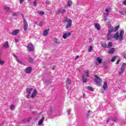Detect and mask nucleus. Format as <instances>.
Segmentation results:
<instances>
[{"mask_svg":"<svg viewBox=\"0 0 126 126\" xmlns=\"http://www.w3.org/2000/svg\"><path fill=\"white\" fill-rule=\"evenodd\" d=\"M108 33L107 34V40H112V39H116V40H119L122 41L123 38H124V35L125 34V31L122 30L119 33V32H117L115 34H114V32H116L119 30L120 26H116L114 29L111 26L108 27Z\"/></svg>","mask_w":126,"mask_h":126,"instance_id":"f257e3e1","label":"nucleus"},{"mask_svg":"<svg viewBox=\"0 0 126 126\" xmlns=\"http://www.w3.org/2000/svg\"><path fill=\"white\" fill-rule=\"evenodd\" d=\"M33 91V92L32 94L31 93ZM26 92H27V99H30V98H35L36 97V95L38 94V92H37L36 90H33V88H27L26 89Z\"/></svg>","mask_w":126,"mask_h":126,"instance_id":"f03ea898","label":"nucleus"},{"mask_svg":"<svg viewBox=\"0 0 126 126\" xmlns=\"http://www.w3.org/2000/svg\"><path fill=\"white\" fill-rule=\"evenodd\" d=\"M82 82L85 83L86 82H87V77H89V71L87 70L82 76Z\"/></svg>","mask_w":126,"mask_h":126,"instance_id":"7ed1b4c3","label":"nucleus"},{"mask_svg":"<svg viewBox=\"0 0 126 126\" xmlns=\"http://www.w3.org/2000/svg\"><path fill=\"white\" fill-rule=\"evenodd\" d=\"M94 77V81L96 84H97V86H101V85H102V80L101 79V78L97 75H95Z\"/></svg>","mask_w":126,"mask_h":126,"instance_id":"20e7f679","label":"nucleus"},{"mask_svg":"<svg viewBox=\"0 0 126 126\" xmlns=\"http://www.w3.org/2000/svg\"><path fill=\"white\" fill-rule=\"evenodd\" d=\"M126 63H123L121 66L120 71H118V74L119 75H122L125 71H126Z\"/></svg>","mask_w":126,"mask_h":126,"instance_id":"39448f33","label":"nucleus"},{"mask_svg":"<svg viewBox=\"0 0 126 126\" xmlns=\"http://www.w3.org/2000/svg\"><path fill=\"white\" fill-rule=\"evenodd\" d=\"M64 22L67 23V24L65 27V28L67 29L70 27V26L72 25V21H71V19L65 18L64 19Z\"/></svg>","mask_w":126,"mask_h":126,"instance_id":"423d86ee","label":"nucleus"},{"mask_svg":"<svg viewBox=\"0 0 126 126\" xmlns=\"http://www.w3.org/2000/svg\"><path fill=\"white\" fill-rule=\"evenodd\" d=\"M24 20V31H27V29H28V24L27 23V21L25 18L23 19Z\"/></svg>","mask_w":126,"mask_h":126,"instance_id":"0eeeda50","label":"nucleus"},{"mask_svg":"<svg viewBox=\"0 0 126 126\" xmlns=\"http://www.w3.org/2000/svg\"><path fill=\"white\" fill-rule=\"evenodd\" d=\"M27 48L30 52H33L34 51V46L31 43L28 45Z\"/></svg>","mask_w":126,"mask_h":126,"instance_id":"6e6552de","label":"nucleus"},{"mask_svg":"<svg viewBox=\"0 0 126 126\" xmlns=\"http://www.w3.org/2000/svg\"><path fill=\"white\" fill-rule=\"evenodd\" d=\"M70 35H71V32H67L63 33V37L64 39H66V38H68Z\"/></svg>","mask_w":126,"mask_h":126,"instance_id":"1a4fd4ad","label":"nucleus"},{"mask_svg":"<svg viewBox=\"0 0 126 126\" xmlns=\"http://www.w3.org/2000/svg\"><path fill=\"white\" fill-rule=\"evenodd\" d=\"M65 12V9L63 8L59 9L57 11V14H60V13H64Z\"/></svg>","mask_w":126,"mask_h":126,"instance_id":"9d476101","label":"nucleus"},{"mask_svg":"<svg viewBox=\"0 0 126 126\" xmlns=\"http://www.w3.org/2000/svg\"><path fill=\"white\" fill-rule=\"evenodd\" d=\"M20 32V30H16L13 31L11 33H10V34H11V35H13V36H15L16 35H17V34L19 33Z\"/></svg>","mask_w":126,"mask_h":126,"instance_id":"9b49d317","label":"nucleus"},{"mask_svg":"<svg viewBox=\"0 0 126 126\" xmlns=\"http://www.w3.org/2000/svg\"><path fill=\"white\" fill-rule=\"evenodd\" d=\"M31 71H32V68L31 67H28L25 69L26 73H31Z\"/></svg>","mask_w":126,"mask_h":126,"instance_id":"f8f14e48","label":"nucleus"},{"mask_svg":"<svg viewBox=\"0 0 126 126\" xmlns=\"http://www.w3.org/2000/svg\"><path fill=\"white\" fill-rule=\"evenodd\" d=\"M4 9H5V10H6V11H7V12H11V9H10V7L7 6H5L4 7Z\"/></svg>","mask_w":126,"mask_h":126,"instance_id":"ddd939ff","label":"nucleus"},{"mask_svg":"<svg viewBox=\"0 0 126 126\" xmlns=\"http://www.w3.org/2000/svg\"><path fill=\"white\" fill-rule=\"evenodd\" d=\"M115 51H116L115 48H112L109 50L108 53L110 54H114V53H115Z\"/></svg>","mask_w":126,"mask_h":126,"instance_id":"4468645a","label":"nucleus"},{"mask_svg":"<svg viewBox=\"0 0 126 126\" xmlns=\"http://www.w3.org/2000/svg\"><path fill=\"white\" fill-rule=\"evenodd\" d=\"M96 64L98 65V64H100V63H102V59H101L99 57H98L97 59H96Z\"/></svg>","mask_w":126,"mask_h":126,"instance_id":"2eb2a0df","label":"nucleus"},{"mask_svg":"<svg viewBox=\"0 0 126 126\" xmlns=\"http://www.w3.org/2000/svg\"><path fill=\"white\" fill-rule=\"evenodd\" d=\"M94 27L97 29V30H100L101 27L100 26V25L97 23L94 24Z\"/></svg>","mask_w":126,"mask_h":126,"instance_id":"dca6fc26","label":"nucleus"},{"mask_svg":"<svg viewBox=\"0 0 126 126\" xmlns=\"http://www.w3.org/2000/svg\"><path fill=\"white\" fill-rule=\"evenodd\" d=\"M3 47L4 48H5V49L9 48V44H8V41H6L5 43L3 45Z\"/></svg>","mask_w":126,"mask_h":126,"instance_id":"f3484780","label":"nucleus"},{"mask_svg":"<svg viewBox=\"0 0 126 126\" xmlns=\"http://www.w3.org/2000/svg\"><path fill=\"white\" fill-rule=\"evenodd\" d=\"M44 120H45V117H42L41 120L38 122V125L39 126H41V125H43V123L44 122Z\"/></svg>","mask_w":126,"mask_h":126,"instance_id":"a211bd4d","label":"nucleus"},{"mask_svg":"<svg viewBox=\"0 0 126 126\" xmlns=\"http://www.w3.org/2000/svg\"><path fill=\"white\" fill-rule=\"evenodd\" d=\"M103 87L104 90H107V88H108V85L106 82H104Z\"/></svg>","mask_w":126,"mask_h":126,"instance_id":"6ab92c4d","label":"nucleus"},{"mask_svg":"<svg viewBox=\"0 0 126 126\" xmlns=\"http://www.w3.org/2000/svg\"><path fill=\"white\" fill-rule=\"evenodd\" d=\"M28 61L29 62V63H32L34 62V59L31 58V57H29L28 58Z\"/></svg>","mask_w":126,"mask_h":126,"instance_id":"aec40b11","label":"nucleus"},{"mask_svg":"<svg viewBox=\"0 0 126 126\" xmlns=\"http://www.w3.org/2000/svg\"><path fill=\"white\" fill-rule=\"evenodd\" d=\"M100 44L102 48H107V43L106 42H101Z\"/></svg>","mask_w":126,"mask_h":126,"instance_id":"412c9836","label":"nucleus"},{"mask_svg":"<svg viewBox=\"0 0 126 126\" xmlns=\"http://www.w3.org/2000/svg\"><path fill=\"white\" fill-rule=\"evenodd\" d=\"M72 4V2L70 0H68L67 4V6L68 7L71 6V5Z\"/></svg>","mask_w":126,"mask_h":126,"instance_id":"4be33fe9","label":"nucleus"},{"mask_svg":"<svg viewBox=\"0 0 126 126\" xmlns=\"http://www.w3.org/2000/svg\"><path fill=\"white\" fill-rule=\"evenodd\" d=\"M66 85H67V84H68V85H71V80H70V79L67 78L66 80Z\"/></svg>","mask_w":126,"mask_h":126,"instance_id":"5701e85b","label":"nucleus"},{"mask_svg":"<svg viewBox=\"0 0 126 126\" xmlns=\"http://www.w3.org/2000/svg\"><path fill=\"white\" fill-rule=\"evenodd\" d=\"M49 32V30H45L43 32V36H47L48 33Z\"/></svg>","mask_w":126,"mask_h":126,"instance_id":"b1692460","label":"nucleus"},{"mask_svg":"<svg viewBox=\"0 0 126 126\" xmlns=\"http://www.w3.org/2000/svg\"><path fill=\"white\" fill-rule=\"evenodd\" d=\"M109 15L108 13H104V20H107V17Z\"/></svg>","mask_w":126,"mask_h":126,"instance_id":"393cba45","label":"nucleus"},{"mask_svg":"<svg viewBox=\"0 0 126 126\" xmlns=\"http://www.w3.org/2000/svg\"><path fill=\"white\" fill-rule=\"evenodd\" d=\"M54 42L56 43V44H60L61 42L59 41L58 38H54Z\"/></svg>","mask_w":126,"mask_h":126,"instance_id":"a878e982","label":"nucleus"},{"mask_svg":"<svg viewBox=\"0 0 126 126\" xmlns=\"http://www.w3.org/2000/svg\"><path fill=\"white\" fill-rule=\"evenodd\" d=\"M86 88L88 90H90V91H94V89L90 86H88L86 87Z\"/></svg>","mask_w":126,"mask_h":126,"instance_id":"bb28decb","label":"nucleus"},{"mask_svg":"<svg viewBox=\"0 0 126 126\" xmlns=\"http://www.w3.org/2000/svg\"><path fill=\"white\" fill-rule=\"evenodd\" d=\"M10 109L11 110V111H13V110H14L15 109V105L12 104L10 106Z\"/></svg>","mask_w":126,"mask_h":126,"instance_id":"cd10ccee","label":"nucleus"},{"mask_svg":"<svg viewBox=\"0 0 126 126\" xmlns=\"http://www.w3.org/2000/svg\"><path fill=\"white\" fill-rule=\"evenodd\" d=\"M113 46V43L112 42H109L108 43L107 48H111Z\"/></svg>","mask_w":126,"mask_h":126,"instance_id":"c85d7f7f","label":"nucleus"},{"mask_svg":"<svg viewBox=\"0 0 126 126\" xmlns=\"http://www.w3.org/2000/svg\"><path fill=\"white\" fill-rule=\"evenodd\" d=\"M38 1V0H34L33 3V5L34 6H37V2Z\"/></svg>","mask_w":126,"mask_h":126,"instance_id":"c756f323","label":"nucleus"},{"mask_svg":"<svg viewBox=\"0 0 126 126\" xmlns=\"http://www.w3.org/2000/svg\"><path fill=\"white\" fill-rule=\"evenodd\" d=\"M0 64H1V65L4 64V61H2V60L1 59V58H0Z\"/></svg>","mask_w":126,"mask_h":126,"instance_id":"7c9ffc66","label":"nucleus"},{"mask_svg":"<svg viewBox=\"0 0 126 126\" xmlns=\"http://www.w3.org/2000/svg\"><path fill=\"white\" fill-rule=\"evenodd\" d=\"M14 58H15V59H16V61H17V62H18V63H22L21 62H20V61H19V60H18V59H17V56H16V55H14Z\"/></svg>","mask_w":126,"mask_h":126,"instance_id":"2f4dec72","label":"nucleus"},{"mask_svg":"<svg viewBox=\"0 0 126 126\" xmlns=\"http://www.w3.org/2000/svg\"><path fill=\"white\" fill-rule=\"evenodd\" d=\"M92 50H93L92 46H90V48L88 49L89 53H90V52L92 51Z\"/></svg>","mask_w":126,"mask_h":126,"instance_id":"473e14b6","label":"nucleus"},{"mask_svg":"<svg viewBox=\"0 0 126 126\" xmlns=\"http://www.w3.org/2000/svg\"><path fill=\"white\" fill-rule=\"evenodd\" d=\"M119 12L122 15H125V11H121Z\"/></svg>","mask_w":126,"mask_h":126,"instance_id":"72a5a7b5","label":"nucleus"},{"mask_svg":"<svg viewBox=\"0 0 126 126\" xmlns=\"http://www.w3.org/2000/svg\"><path fill=\"white\" fill-rule=\"evenodd\" d=\"M13 16H17L18 15V12H15L13 14Z\"/></svg>","mask_w":126,"mask_h":126,"instance_id":"f704fd0d","label":"nucleus"},{"mask_svg":"<svg viewBox=\"0 0 126 126\" xmlns=\"http://www.w3.org/2000/svg\"><path fill=\"white\" fill-rule=\"evenodd\" d=\"M116 56L113 57L112 58V59H111V62H115V61H116Z\"/></svg>","mask_w":126,"mask_h":126,"instance_id":"c9c22d12","label":"nucleus"},{"mask_svg":"<svg viewBox=\"0 0 126 126\" xmlns=\"http://www.w3.org/2000/svg\"><path fill=\"white\" fill-rule=\"evenodd\" d=\"M39 13L40 15H44V14H45V13H44V11H40L39 12Z\"/></svg>","mask_w":126,"mask_h":126,"instance_id":"e433bc0d","label":"nucleus"},{"mask_svg":"<svg viewBox=\"0 0 126 126\" xmlns=\"http://www.w3.org/2000/svg\"><path fill=\"white\" fill-rule=\"evenodd\" d=\"M67 113H68V116H69V115H70V112H71L70 109H68V110H67Z\"/></svg>","mask_w":126,"mask_h":126,"instance_id":"4c0bfd02","label":"nucleus"},{"mask_svg":"<svg viewBox=\"0 0 126 126\" xmlns=\"http://www.w3.org/2000/svg\"><path fill=\"white\" fill-rule=\"evenodd\" d=\"M120 62H121V59H118L117 60V62H116V64H119V63H120Z\"/></svg>","mask_w":126,"mask_h":126,"instance_id":"58836bf2","label":"nucleus"},{"mask_svg":"<svg viewBox=\"0 0 126 126\" xmlns=\"http://www.w3.org/2000/svg\"><path fill=\"white\" fill-rule=\"evenodd\" d=\"M39 26H40V27H42V26H43V22H39Z\"/></svg>","mask_w":126,"mask_h":126,"instance_id":"ea45409f","label":"nucleus"},{"mask_svg":"<svg viewBox=\"0 0 126 126\" xmlns=\"http://www.w3.org/2000/svg\"><path fill=\"white\" fill-rule=\"evenodd\" d=\"M112 122H114L115 123H116V122H117V118H113L112 119Z\"/></svg>","mask_w":126,"mask_h":126,"instance_id":"a19ab883","label":"nucleus"},{"mask_svg":"<svg viewBox=\"0 0 126 126\" xmlns=\"http://www.w3.org/2000/svg\"><path fill=\"white\" fill-rule=\"evenodd\" d=\"M110 10V8H106L105 9V12H109Z\"/></svg>","mask_w":126,"mask_h":126,"instance_id":"79ce46f5","label":"nucleus"},{"mask_svg":"<svg viewBox=\"0 0 126 126\" xmlns=\"http://www.w3.org/2000/svg\"><path fill=\"white\" fill-rule=\"evenodd\" d=\"M89 41L91 43L92 42H93V40L92 39V38L89 37Z\"/></svg>","mask_w":126,"mask_h":126,"instance_id":"37998d69","label":"nucleus"},{"mask_svg":"<svg viewBox=\"0 0 126 126\" xmlns=\"http://www.w3.org/2000/svg\"><path fill=\"white\" fill-rule=\"evenodd\" d=\"M45 2L46 4H50V1L49 0H46Z\"/></svg>","mask_w":126,"mask_h":126,"instance_id":"c03bdc74","label":"nucleus"},{"mask_svg":"<svg viewBox=\"0 0 126 126\" xmlns=\"http://www.w3.org/2000/svg\"><path fill=\"white\" fill-rule=\"evenodd\" d=\"M123 4L126 5V0H124L123 1Z\"/></svg>","mask_w":126,"mask_h":126,"instance_id":"a18cd8bd","label":"nucleus"},{"mask_svg":"<svg viewBox=\"0 0 126 126\" xmlns=\"http://www.w3.org/2000/svg\"><path fill=\"white\" fill-rule=\"evenodd\" d=\"M24 0H20V3L21 4V3H22V2H23V1H24Z\"/></svg>","mask_w":126,"mask_h":126,"instance_id":"49530a36","label":"nucleus"},{"mask_svg":"<svg viewBox=\"0 0 126 126\" xmlns=\"http://www.w3.org/2000/svg\"><path fill=\"white\" fill-rule=\"evenodd\" d=\"M15 43H17V42H18V39L15 38Z\"/></svg>","mask_w":126,"mask_h":126,"instance_id":"de8ad7c7","label":"nucleus"},{"mask_svg":"<svg viewBox=\"0 0 126 126\" xmlns=\"http://www.w3.org/2000/svg\"><path fill=\"white\" fill-rule=\"evenodd\" d=\"M78 58H79V56H77L75 58V60L76 61V60H77V59H78Z\"/></svg>","mask_w":126,"mask_h":126,"instance_id":"09e8293b","label":"nucleus"},{"mask_svg":"<svg viewBox=\"0 0 126 126\" xmlns=\"http://www.w3.org/2000/svg\"><path fill=\"white\" fill-rule=\"evenodd\" d=\"M109 122H110V119H108L107 120V124H109Z\"/></svg>","mask_w":126,"mask_h":126,"instance_id":"8fccbe9b","label":"nucleus"},{"mask_svg":"<svg viewBox=\"0 0 126 126\" xmlns=\"http://www.w3.org/2000/svg\"><path fill=\"white\" fill-rule=\"evenodd\" d=\"M21 15L23 17H24V15H23V14H21Z\"/></svg>","mask_w":126,"mask_h":126,"instance_id":"3c124183","label":"nucleus"},{"mask_svg":"<svg viewBox=\"0 0 126 126\" xmlns=\"http://www.w3.org/2000/svg\"><path fill=\"white\" fill-rule=\"evenodd\" d=\"M35 24H38V22H35Z\"/></svg>","mask_w":126,"mask_h":126,"instance_id":"603ef678","label":"nucleus"},{"mask_svg":"<svg viewBox=\"0 0 126 126\" xmlns=\"http://www.w3.org/2000/svg\"><path fill=\"white\" fill-rule=\"evenodd\" d=\"M125 15H126V11H125Z\"/></svg>","mask_w":126,"mask_h":126,"instance_id":"864d4df0","label":"nucleus"},{"mask_svg":"<svg viewBox=\"0 0 126 126\" xmlns=\"http://www.w3.org/2000/svg\"><path fill=\"white\" fill-rule=\"evenodd\" d=\"M29 0V1H31V0Z\"/></svg>","mask_w":126,"mask_h":126,"instance_id":"5fc2aeb1","label":"nucleus"},{"mask_svg":"<svg viewBox=\"0 0 126 126\" xmlns=\"http://www.w3.org/2000/svg\"><path fill=\"white\" fill-rule=\"evenodd\" d=\"M124 58L126 59V57L124 56Z\"/></svg>","mask_w":126,"mask_h":126,"instance_id":"6e6d98bb","label":"nucleus"},{"mask_svg":"<svg viewBox=\"0 0 126 126\" xmlns=\"http://www.w3.org/2000/svg\"><path fill=\"white\" fill-rule=\"evenodd\" d=\"M89 112L90 113V111H89Z\"/></svg>","mask_w":126,"mask_h":126,"instance_id":"4d7b16f0","label":"nucleus"}]
</instances>
